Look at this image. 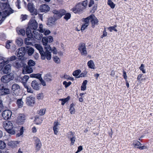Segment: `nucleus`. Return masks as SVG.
<instances>
[{"label": "nucleus", "instance_id": "obj_1", "mask_svg": "<svg viewBox=\"0 0 153 153\" xmlns=\"http://www.w3.org/2000/svg\"><path fill=\"white\" fill-rule=\"evenodd\" d=\"M0 7L2 10V15L3 16H9L14 12V10L10 7L8 1L5 2L0 1Z\"/></svg>", "mask_w": 153, "mask_h": 153}, {"label": "nucleus", "instance_id": "obj_2", "mask_svg": "<svg viewBox=\"0 0 153 153\" xmlns=\"http://www.w3.org/2000/svg\"><path fill=\"white\" fill-rule=\"evenodd\" d=\"M32 36H27V38L25 39V42L27 45H30L33 43V39L35 38L37 40H40L42 37V34L36 32V30L31 32Z\"/></svg>", "mask_w": 153, "mask_h": 153}, {"label": "nucleus", "instance_id": "obj_3", "mask_svg": "<svg viewBox=\"0 0 153 153\" xmlns=\"http://www.w3.org/2000/svg\"><path fill=\"white\" fill-rule=\"evenodd\" d=\"M38 27V24L36 20L31 18L28 23V26L26 29V33L27 36H32L31 32L36 30Z\"/></svg>", "mask_w": 153, "mask_h": 153}, {"label": "nucleus", "instance_id": "obj_4", "mask_svg": "<svg viewBox=\"0 0 153 153\" xmlns=\"http://www.w3.org/2000/svg\"><path fill=\"white\" fill-rule=\"evenodd\" d=\"M3 126L7 132L12 135L14 134L15 131L13 123L12 122L6 121L3 123Z\"/></svg>", "mask_w": 153, "mask_h": 153}, {"label": "nucleus", "instance_id": "obj_5", "mask_svg": "<svg viewBox=\"0 0 153 153\" xmlns=\"http://www.w3.org/2000/svg\"><path fill=\"white\" fill-rule=\"evenodd\" d=\"M48 39L47 37H44L42 39L43 45L44 46V48L46 50V55L48 57V58L51 59V54L52 48L50 45L48 44Z\"/></svg>", "mask_w": 153, "mask_h": 153}, {"label": "nucleus", "instance_id": "obj_6", "mask_svg": "<svg viewBox=\"0 0 153 153\" xmlns=\"http://www.w3.org/2000/svg\"><path fill=\"white\" fill-rule=\"evenodd\" d=\"M35 46L36 48L39 51L41 56V59L43 60L45 59L46 58L48 60H50L51 59H48V57L46 55V50H45V51H44L43 50V48L42 46L39 44H35Z\"/></svg>", "mask_w": 153, "mask_h": 153}, {"label": "nucleus", "instance_id": "obj_7", "mask_svg": "<svg viewBox=\"0 0 153 153\" xmlns=\"http://www.w3.org/2000/svg\"><path fill=\"white\" fill-rule=\"evenodd\" d=\"M52 13L54 14L53 17L57 20L62 17L63 16L65 15L66 11L63 9L59 10H53Z\"/></svg>", "mask_w": 153, "mask_h": 153}, {"label": "nucleus", "instance_id": "obj_8", "mask_svg": "<svg viewBox=\"0 0 153 153\" xmlns=\"http://www.w3.org/2000/svg\"><path fill=\"white\" fill-rule=\"evenodd\" d=\"M14 77L13 74L10 73L2 76L1 78V82L6 83L14 79Z\"/></svg>", "mask_w": 153, "mask_h": 153}, {"label": "nucleus", "instance_id": "obj_9", "mask_svg": "<svg viewBox=\"0 0 153 153\" xmlns=\"http://www.w3.org/2000/svg\"><path fill=\"white\" fill-rule=\"evenodd\" d=\"M18 50L17 56L19 59L21 60H24V56L26 53V48L22 47L19 48Z\"/></svg>", "mask_w": 153, "mask_h": 153}, {"label": "nucleus", "instance_id": "obj_10", "mask_svg": "<svg viewBox=\"0 0 153 153\" xmlns=\"http://www.w3.org/2000/svg\"><path fill=\"white\" fill-rule=\"evenodd\" d=\"M28 10L32 13V15H37L38 14L37 10L35 9L34 5L32 3H29L27 4Z\"/></svg>", "mask_w": 153, "mask_h": 153}, {"label": "nucleus", "instance_id": "obj_11", "mask_svg": "<svg viewBox=\"0 0 153 153\" xmlns=\"http://www.w3.org/2000/svg\"><path fill=\"white\" fill-rule=\"evenodd\" d=\"M26 103L28 105L33 106L35 103V98L32 96L28 97L26 99Z\"/></svg>", "mask_w": 153, "mask_h": 153}, {"label": "nucleus", "instance_id": "obj_12", "mask_svg": "<svg viewBox=\"0 0 153 153\" xmlns=\"http://www.w3.org/2000/svg\"><path fill=\"white\" fill-rule=\"evenodd\" d=\"M31 85L33 89L38 91L40 88L41 85L38 80H34L31 83Z\"/></svg>", "mask_w": 153, "mask_h": 153}, {"label": "nucleus", "instance_id": "obj_13", "mask_svg": "<svg viewBox=\"0 0 153 153\" xmlns=\"http://www.w3.org/2000/svg\"><path fill=\"white\" fill-rule=\"evenodd\" d=\"M12 112L9 110H6L4 111L2 113V116L5 120L9 119L11 117Z\"/></svg>", "mask_w": 153, "mask_h": 153}, {"label": "nucleus", "instance_id": "obj_14", "mask_svg": "<svg viewBox=\"0 0 153 153\" xmlns=\"http://www.w3.org/2000/svg\"><path fill=\"white\" fill-rule=\"evenodd\" d=\"M67 137L71 141V145H73L75 141L76 138L75 135V133L72 131H70L67 134Z\"/></svg>", "mask_w": 153, "mask_h": 153}, {"label": "nucleus", "instance_id": "obj_15", "mask_svg": "<svg viewBox=\"0 0 153 153\" xmlns=\"http://www.w3.org/2000/svg\"><path fill=\"white\" fill-rule=\"evenodd\" d=\"M22 60H17L14 64V65L15 67L17 68H19L24 67L26 65L24 62L22 61Z\"/></svg>", "mask_w": 153, "mask_h": 153}, {"label": "nucleus", "instance_id": "obj_16", "mask_svg": "<svg viewBox=\"0 0 153 153\" xmlns=\"http://www.w3.org/2000/svg\"><path fill=\"white\" fill-rule=\"evenodd\" d=\"M34 140L35 142L36 150L37 151H38L41 148L42 146L41 142L40 140L37 137H35Z\"/></svg>", "mask_w": 153, "mask_h": 153}, {"label": "nucleus", "instance_id": "obj_17", "mask_svg": "<svg viewBox=\"0 0 153 153\" xmlns=\"http://www.w3.org/2000/svg\"><path fill=\"white\" fill-rule=\"evenodd\" d=\"M33 72V69L31 67L27 65L24 66L22 69V73L24 74H30Z\"/></svg>", "mask_w": 153, "mask_h": 153}, {"label": "nucleus", "instance_id": "obj_18", "mask_svg": "<svg viewBox=\"0 0 153 153\" xmlns=\"http://www.w3.org/2000/svg\"><path fill=\"white\" fill-rule=\"evenodd\" d=\"M57 20L53 17L51 16L48 19L47 25L49 27L55 25V22Z\"/></svg>", "mask_w": 153, "mask_h": 153}, {"label": "nucleus", "instance_id": "obj_19", "mask_svg": "<svg viewBox=\"0 0 153 153\" xmlns=\"http://www.w3.org/2000/svg\"><path fill=\"white\" fill-rule=\"evenodd\" d=\"M26 119V117L25 114H19L17 117V122L20 124H22Z\"/></svg>", "mask_w": 153, "mask_h": 153}, {"label": "nucleus", "instance_id": "obj_20", "mask_svg": "<svg viewBox=\"0 0 153 153\" xmlns=\"http://www.w3.org/2000/svg\"><path fill=\"white\" fill-rule=\"evenodd\" d=\"M49 7L46 4H42L40 7V10L42 12L46 13L50 10Z\"/></svg>", "mask_w": 153, "mask_h": 153}, {"label": "nucleus", "instance_id": "obj_21", "mask_svg": "<svg viewBox=\"0 0 153 153\" xmlns=\"http://www.w3.org/2000/svg\"><path fill=\"white\" fill-rule=\"evenodd\" d=\"M10 90L9 89L2 86L0 89V93L1 95H4L9 94L10 93Z\"/></svg>", "mask_w": 153, "mask_h": 153}, {"label": "nucleus", "instance_id": "obj_22", "mask_svg": "<svg viewBox=\"0 0 153 153\" xmlns=\"http://www.w3.org/2000/svg\"><path fill=\"white\" fill-rule=\"evenodd\" d=\"M91 16L90 19L92 24L91 27L92 28H94L95 25H97L98 24V20L94 16H93L92 15H91Z\"/></svg>", "mask_w": 153, "mask_h": 153}, {"label": "nucleus", "instance_id": "obj_23", "mask_svg": "<svg viewBox=\"0 0 153 153\" xmlns=\"http://www.w3.org/2000/svg\"><path fill=\"white\" fill-rule=\"evenodd\" d=\"M77 9L78 11V14H80L82 13L83 10L85 8V7L82 6V4L80 3H79L76 5Z\"/></svg>", "mask_w": 153, "mask_h": 153}, {"label": "nucleus", "instance_id": "obj_24", "mask_svg": "<svg viewBox=\"0 0 153 153\" xmlns=\"http://www.w3.org/2000/svg\"><path fill=\"white\" fill-rule=\"evenodd\" d=\"M8 63V60L5 61L1 57H0V69H2L5 65Z\"/></svg>", "mask_w": 153, "mask_h": 153}, {"label": "nucleus", "instance_id": "obj_25", "mask_svg": "<svg viewBox=\"0 0 153 153\" xmlns=\"http://www.w3.org/2000/svg\"><path fill=\"white\" fill-rule=\"evenodd\" d=\"M2 72L4 74H8L11 71V66L10 64L6 65L3 69H2Z\"/></svg>", "mask_w": 153, "mask_h": 153}, {"label": "nucleus", "instance_id": "obj_26", "mask_svg": "<svg viewBox=\"0 0 153 153\" xmlns=\"http://www.w3.org/2000/svg\"><path fill=\"white\" fill-rule=\"evenodd\" d=\"M11 90L13 91V93L15 94V93L16 92L17 93V91H19L20 90V87L17 84H14L12 86Z\"/></svg>", "mask_w": 153, "mask_h": 153}, {"label": "nucleus", "instance_id": "obj_27", "mask_svg": "<svg viewBox=\"0 0 153 153\" xmlns=\"http://www.w3.org/2000/svg\"><path fill=\"white\" fill-rule=\"evenodd\" d=\"M26 53H27L28 55L29 56H30L32 55L34 52V49L32 48L27 46L26 47Z\"/></svg>", "mask_w": 153, "mask_h": 153}, {"label": "nucleus", "instance_id": "obj_28", "mask_svg": "<svg viewBox=\"0 0 153 153\" xmlns=\"http://www.w3.org/2000/svg\"><path fill=\"white\" fill-rule=\"evenodd\" d=\"M19 143L18 141H10L8 142V145L12 148L16 147Z\"/></svg>", "mask_w": 153, "mask_h": 153}, {"label": "nucleus", "instance_id": "obj_29", "mask_svg": "<svg viewBox=\"0 0 153 153\" xmlns=\"http://www.w3.org/2000/svg\"><path fill=\"white\" fill-rule=\"evenodd\" d=\"M44 79L46 81H51L52 80V77L50 73H48L45 76Z\"/></svg>", "mask_w": 153, "mask_h": 153}, {"label": "nucleus", "instance_id": "obj_30", "mask_svg": "<svg viewBox=\"0 0 153 153\" xmlns=\"http://www.w3.org/2000/svg\"><path fill=\"white\" fill-rule=\"evenodd\" d=\"M133 145H134V147L139 149L140 146H141L142 144L139 141L137 140H135L134 141Z\"/></svg>", "mask_w": 153, "mask_h": 153}, {"label": "nucleus", "instance_id": "obj_31", "mask_svg": "<svg viewBox=\"0 0 153 153\" xmlns=\"http://www.w3.org/2000/svg\"><path fill=\"white\" fill-rule=\"evenodd\" d=\"M30 77H35L37 79H38L39 80L42 78L41 77V74L39 73L36 74H31L30 75Z\"/></svg>", "mask_w": 153, "mask_h": 153}, {"label": "nucleus", "instance_id": "obj_32", "mask_svg": "<svg viewBox=\"0 0 153 153\" xmlns=\"http://www.w3.org/2000/svg\"><path fill=\"white\" fill-rule=\"evenodd\" d=\"M16 42L19 46H21L23 43V40L22 38H18L16 39Z\"/></svg>", "mask_w": 153, "mask_h": 153}, {"label": "nucleus", "instance_id": "obj_33", "mask_svg": "<svg viewBox=\"0 0 153 153\" xmlns=\"http://www.w3.org/2000/svg\"><path fill=\"white\" fill-rule=\"evenodd\" d=\"M88 65L89 68L91 69H94V65L93 61L92 60L89 61L87 63Z\"/></svg>", "mask_w": 153, "mask_h": 153}, {"label": "nucleus", "instance_id": "obj_34", "mask_svg": "<svg viewBox=\"0 0 153 153\" xmlns=\"http://www.w3.org/2000/svg\"><path fill=\"white\" fill-rule=\"evenodd\" d=\"M88 81L87 80H84L81 86V90L82 91H84L86 89V85L87 84Z\"/></svg>", "mask_w": 153, "mask_h": 153}, {"label": "nucleus", "instance_id": "obj_35", "mask_svg": "<svg viewBox=\"0 0 153 153\" xmlns=\"http://www.w3.org/2000/svg\"><path fill=\"white\" fill-rule=\"evenodd\" d=\"M16 103L19 108H20L22 107L23 102L22 100V99H18Z\"/></svg>", "mask_w": 153, "mask_h": 153}, {"label": "nucleus", "instance_id": "obj_36", "mask_svg": "<svg viewBox=\"0 0 153 153\" xmlns=\"http://www.w3.org/2000/svg\"><path fill=\"white\" fill-rule=\"evenodd\" d=\"M86 48L85 44L83 43H80L79 46L78 50L79 51H81L82 50H84Z\"/></svg>", "mask_w": 153, "mask_h": 153}, {"label": "nucleus", "instance_id": "obj_37", "mask_svg": "<svg viewBox=\"0 0 153 153\" xmlns=\"http://www.w3.org/2000/svg\"><path fill=\"white\" fill-rule=\"evenodd\" d=\"M91 17V16L90 15L88 17L86 18H83L82 19V21L83 22H84L85 24L89 25V20L90 19Z\"/></svg>", "mask_w": 153, "mask_h": 153}, {"label": "nucleus", "instance_id": "obj_38", "mask_svg": "<svg viewBox=\"0 0 153 153\" xmlns=\"http://www.w3.org/2000/svg\"><path fill=\"white\" fill-rule=\"evenodd\" d=\"M107 4L111 8L113 9L115 7V4L111 0H108Z\"/></svg>", "mask_w": 153, "mask_h": 153}, {"label": "nucleus", "instance_id": "obj_39", "mask_svg": "<svg viewBox=\"0 0 153 153\" xmlns=\"http://www.w3.org/2000/svg\"><path fill=\"white\" fill-rule=\"evenodd\" d=\"M81 70L80 69L76 70L73 72V75L74 76H77L81 72Z\"/></svg>", "mask_w": 153, "mask_h": 153}, {"label": "nucleus", "instance_id": "obj_40", "mask_svg": "<svg viewBox=\"0 0 153 153\" xmlns=\"http://www.w3.org/2000/svg\"><path fill=\"white\" fill-rule=\"evenodd\" d=\"M6 146L5 143L4 141L0 140V149H3Z\"/></svg>", "mask_w": 153, "mask_h": 153}, {"label": "nucleus", "instance_id": "obj_41", "mask_svg": "<svg viewBox=\"0 0 153 153\" xmlns=\"http://www.w3.org/2000/svg\"><path fill=\"white\" fill-rule=\"evenodd\" d=\"M19 34L24 36L25 34V31L24 29H21L19 30H16Z\"/></svg>", "mask_w": 153, "mask_h": 153}, {"label": "nucleus", "instance_id": "obj_42", "mask_svg": "<svg viewBox=\"0 0 153 153\" xmlns=\"http://www.w3.org/2000/svg\"><path fill=\"white\" fill-rule=\"evenodd\" d=\"M35 62L31 59L29 60L28 62V65L30 67L35 65Z\"/></svg>", "mask_w": 153, "mask_h": 153}, {"label": "nucleus", "instance_id": "obj_43", "mask_svg": "<svg viewBox=\"0 0 153 153\" xmlns=\"http://www.w3.org/2000/svg\"><path fill=\"white\" fill-rule=\"evenodd\" d=\"M65 15V16L64 17V18L66 21L68 20V19H70L71 17V14L69 13H66V12Z\"/></svg>", "mask_w": 153, "mask_h": 153}, {"label": "nucleus", "instance_id": "obj_44", "mask_svg": "<svg viewBox=\"0 0 153 153\" xmlns=\"http://www.w3.org/2000/svg\"><path fill=\"white\" fill-rule=\"evenodd\" d=\"M24 132V130H23V127H22L19 131V132L17 134H16V137H19L21 135H22Z\"/></svg>", "mask_w": 153, "mask_h": 153}, {"label": "nucleus", "instance_id": "obj_45", "mask_svg": "<svg viewBox=\"0 0 153 153\" xmlns=\"http://www.w3.org/2000/svg\"><path fill=\"white\" fill-rule=\"evenodd\" d=\"M87 74V72L86 71H83L77 77L78 78L80 77H84Z\"/></svg>", "mask_w": 153, "mask_h": 153}, {"label": "nucleus", "instance_id": "obj_46", "mask_svg": "<svg viewBox=\"0 0 153 153\" xmlns=\"http://www.w3.org/2000/svg\"><path fill=\"white\" fill-rule=\"evenodd\" d=\"M117 27L116 25H114V26H111L109 27L108 29L109 30L110 32H112V30H114L115 31L117 32V30L115 28Z\"/></svg>", "mask_w": 153, "mask_h": 153}, {"label": "nucleus", "instance_id": "obj_47", "mask_svg": "<svg viewBox=\"0 0 153 153\" xmlns=\"http://www.w3.org/2000/svg\"><path fill=\"white\" fill-rule=\"evenodd\" d=\"M39 120H40V119L38 116H36L35 117V121L36 123V124L38 125L42 123V120H40V121H39V122H38V121Z\"/></svg>", "mask_w": 153, "mask_h": 153}, {"label": "nucleus", "instance_id": "obj_48", "mask_svg": "<svg viewBox=\"0 0 153 153\" xmlns=\"http://www.w3.org/2000/svg\"><path fill=\"white\" fill-rule=\"evenodd\" d=\"M53 60L55 62L59 63L60 62L59 59L57 56H55L53 57Z\"/></svg>", "mask_w": 153, "mask_h": 153}, {"label": "nucleus", "instance_id": "obj_49", "mask_svg": "<svg viewBox=\"0 0 153 153\" xmlns=\"http://www.w3.org/2000/svg\"><path fill=\"white\" fill-rule=\"evenodd\" d=\"M29 78V76L27 75H25L23 76L22 79V82H27Z\"/></svg>", "mask_w": 153, "mask_h": 153}, {"label": "nucleus", "instance_id": "obj_50", "mask_svg": "<svg viewBox=\"0 0 153 153\" xmlns=\"http://www.w3.org/2000/svg\"><path fill=\"white\" fill-rule=\"evenodd\" d=\"M88 25L85 23L83 24L81 28V31H83Z\"/></svg>", "mask_w": 153, "mask_h": 153}, {"label": "nucleus", "instance_id": "obj_51", "mask_svg": "<svg viewBox=\"0 0 153 153\" xmlns=\"http://www.w3.org/2000/svg\"><path fill=\"white\" fill-rule=\"evenodd\" d=\"M80 52L82 55L86 56L87 54V52L86 50V48H85V49H84V50H82L81 51H80Z\"/></svg>", "mask_w": 153, "mask_h": 153}, {"label": "nucleus", "instance_id": "obj_52", "mask_svg": "<svg viewBox=\"0 0 153 153\" xmlns=\"http://www.w3.org/2000/svg\"><path fill=\"white\" fill-rule=\"evenodd\" d=\"M36 98L38 100L42 99L43 98V94L41 93L38 94L36 96Z\"/></svg>", "mask_w": 153, "mask_h": 153}, {"label": "nucleus", "instance_id": "obj_53", "mask_svg": "<svg viewBox=\"0 0 153 153\" xmlns=\"http://www.w3.org/2000/svg\"><path fill=\"white\" fill-rule=\"evenodd\" d=\"M17 59V57L15 56H13L8 59L7 60L9 61H13L16 60Z\"/></svg>", "mask_w": 153, "mask_h": 153}, {"label": "nucleus", "instance_id": "obj_54", "mask_svg": "<svg viewBox=\"0 0 153 153\" xmlns=\"http://www.w3.org/2000/svg\"><path fill=\"white\" fill-rule=\"evenodd\" d=\"M70 99V97L68 96L65 99H60V100H61L62 102H63L65 103L66 102L69 100Z\"/></svg>", "mask_w": 153, "mask_h": 153}, {"label": "nucleus", "instance_id": "obj_55", "mask_svg": "<svg viewBox=\"0 0 153 153\" xmlns=\"http://www.w3.org/2000/svg\"><path fill=\"white\" fill-rule=\"evenodd\" d=\"M139 68L143 73H146L145 70L144 69V65L143 64H141Z\"/></svg>", "mask_w": 153, "mask_h": 153}, {"label": "nucleus", "instance_id": "obj_56", "mask_svg": "<svg viewBox=\"0 0 153 153\" xmlns=\"http://www.w3.org/2000/svg\"><path fill=\"white\" fill-rule=\"evenodd\" d=\"M45 110L44 109H41L39 112V114L40 115H43L45 113Z\"/></svg>", "mask_w": 153, "mask_h": 153}, {"label": "nucleus", "instance_id": "obj_57", "mask_svg": "<svg viewBox=\"0 0 153 153\" xmlns=\"http://www.w3.org/2000/svg\"><path fill=\"white\" fill-rule=\"evenodd\" d=\"M11 42L10 41H7L6 43V48L7 49H9L10 48V43H11Z\"/></svg>", "mask_w": 153, "mask_h": 153}, {"label": "nucleus", "instance_id": "obj_58", "mask_svg": "<svg viewBox=\"0 0 153 153\" xmlns=\"http://www.w3.org/2000/svg\"><path fill=\"white\" fill-rule=\"evenodd\" d=\"M21 1L20 0H17L16 4V5L17 7L19 9L21 8V7H20V4Z\"/></svg>", "mask_w": 153, "mask_h": 153}, {"label": "nucleus", "instance_id": "obj_59", "mask_svg": "<svg viewBox=\"0 0 153 153\" xmlns=\"http://www.w3.org/2000/svg\"><path fill=\"white\" fill-rule=\"evenodd\" d=\"M87 0H86L85 1H84L82 2V3H81V4H82V6L86 8V7L87 5Z\"/></svg>", "mask_w": 153, "mask_h": 153}, {"label": "nucleus", "instance_id": "obj_60", "mask_svg": "<svg viewBox=\"0 0 153 153\" xmlns=\"http://www.w3.org/2000/svg\"><path fill=\"white\" fill-rule=\"evenodd\" d=\"M69 111L71 114H74L75 113V110L74 107H70Z\"/></svg>", "mask_w": 153, "mask_h": 153}, {"label": "nucleus", "instance_id": "obj_61", "mask_svg": "<svg viewBox=\"0 0 153 153\" xmlns=\"http://www.w3.org/2000/svg\"><path fill=\"white\" fill-rule=\"evenodd\" d=\"M41 83V84L43 86H45L46 85V84L44 80H43L42 78H41V79L39 80Z\"/></svg>", "mask_w": 153, "mask_h": 153}, {"label": "nucleus", "instance_id": "obj_62", "mask_svg": "<svg viewBox=\"0 0 153 153\" xmlns=\"http://www.w3.org/2000/svg\"><path fill=\"white\" fill-rule=\"evenodd\" d=\"M7 16H3L2 15V18L0 20V25L1 24L2 22L4 21V20L5 19V18Z\"/></svg>", "mask_w": 153, "mask_h": 153}, {"label": "nucleus", "instance_id": "obj_63", "mask_svg": "<svg viewBox=\"0 0 153 153\" xmlns=\"http://www.w3.org/2000/svg\"><path fill=\"white\" fill-rule=\"evenodd\" d=\"M52 51L53 53L54 54H57V52L56 48L55 47H53L52 49L51 52Z\"/></svg>", "mask_w": 153, "mask_h": 153}, {"label": "nucleus", "instance_id": "obj_64", "mask_svg": "<svg viewBox=\"0 0 153 153\" xmlns=\"http://www.w3.org/2000/svg\"><path fill=\"white\" fill-rule=\"evenodd\" d=\"M27 92L28 93H33V90L29 86L27 89Z\"/></svg>", "mask_w": 153, "mask_h": 153}]
</instances>
